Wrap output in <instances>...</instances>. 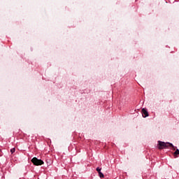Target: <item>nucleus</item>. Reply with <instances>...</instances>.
<instances>
[{"instance_id": "nucleus-1", "label": "nucleus", "mask_w": 179, "mask_h": 179, "mask_svg": "<svg viewBox=\"0 0 179 179\" xmlns=\"http://www.w3.org/2000/svg\"><path fill=\"white\" fill-rule=\"evenodd\" d=\"M158 149L162 150V149H169L170 148H173V150H176V147L173 145V143H169V142H163L161 141H158Z\"/></svg>"}, {"instance_id": "nucleus-6", "label": "nucleus", "mask_w": 179, "mask_h": 179, "mask_svg": "<svg viewBox=\"0 0 179 179\" xmlns=\"http://www.w3.org/2000/svg\"><path fill=\"white\" fill-rule=\"evenodd\" d=\"M16 149L15 148L10 150L11 155H13V152H15Z\"/></svg>"}, {"instance_id": "nucleus-3", "label": "nucleus", "mask_w": 179, "mask_h": 179, "mask_svg": "<svg viewBox=\"0 0 179 179\" xmlns=\"http://www.w3.org/2000/svg\"><path fill=\"white\" fill-rule=\"evenodd\" d=\"M141 113L143 118H146V117H149V112H148L146 109L143 108L141 110Z\"/></svg>"}, {"instance_id": "nucleus-4", "label": "nucleus", "mask_w": 179, "mask_h": 179, "mask_svg": "<svg viewBox=\"0 0 179 179\" xmlns=\"http://www.w3.org/2000/svg\"><path fill=\"white\" fill-rule=\"evenodd\" d=\"M179 155V150L176 149V150L173 152V157L176 159V157H178Z\"/></svg>"}, {"instance_id": "nucleus-5", "label": "nucleus", "mask_w": 179, "mask_h": 179, "mask_svg": "<svg viewBox=\"0 0 179 179\" xmlns=\"http://www.w3.org/2000/svg\"><path fill=\"white\" fill-rule=\"evenodd\" d=\"M98 173H99L100 178H104V174H103V173L99 172Z\"/></svg>"}, {"instance_id": "nucleus-2", "label": "nucleus", "mask_w": 179, "mask_h": 179, "mask_svg": "<svg viewBox=\"0 0 179 179\" xmlns=\"http://www.w3.org/2000/svg\"><path fill=\"white\" fill-rule=\"evenodd\" d=\"M31 162V163H33L34 166H43V164H44V161L41 159H37V157L32 158Z\"/></svg>"}, {"instance_id": "nucleus-7", "label": "nucleus", "mask_w": 179, "mask_h": 179, "mask_svg": "<svg viewBox=\"0 0 179 179\" xmlns=\"http://www.w3.org/2000/svg\"><path fill=\"white\" fill-rule=\"evenodd\" d=\"M96 171H97L98 173H101V168L97 167V168H96Z\"/></svg>"}]
</instances>
